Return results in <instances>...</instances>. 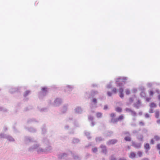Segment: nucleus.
<instances>
[{
  "instance_id": "1",
  "label": "nucleus",
  "mask_w": 160,
  "mask_h": 160,
  "mask_svg": "<svg viewBox=\"0 0 160 160\" xmlns=\"http://www.w3.org/2000/svg\"><path fill=\"white\" fill-rule=\"evenodd\" d=\"M38 146L37 145H36V146H35L33 148L34 149H37L38 151H40V148H38Z\"/></svg>"
},
{
  "instance_id": "2",
  "label": "nucleus",
  "mask_w": 160,
  "mask_h": 160,
  "mask_svg": "<svg viewBox=\"0 0 160 160\" xmlns=\"http://www.w3.org/2000/svg\"><path fill=\"white\" fill-rule=\"evenodd\" d=\"M135 156V154L134 153H132L130 155V157L131 158H133Z\"/></svg>"
},
{
  "instance_id": "3",
  "label": "nucleus",
  "mask_w": 160,
  "mask_h": 160,
  "mask_svg": "<svg viewBox=\"0 0 160 160\" xmlns=\"http://www.w3.org/2000/svg\"><path fill=\"white\" fill-rule=\"evenodd\" d=\"M145 148L146 149H148V148H149V145L148 144H146L145 146Z\"/></svg>"
},
{
  "instance_id": "4",
  "label": "nucleus",
  "mask_w": 160,
  "mask_h": 160,
  "mask_svg": "<svg viewBox=\"0 0 160 160\" xmlns=\"http://www.w3.org/2000/svg\"><path fill=\"white\" fill-rule=\"evenodd\" d=\"M125 140L126 141H129L130 140V138L129 137H126L125 138Z\"/></svg>"
},
{
  "instance_id": "5",
  "label": "nucleus",
  "mask_w": 160,
  "mask_h": 160,
  "mask_svg": "<svg viewBox=\"0 0 160 160\" xmlns=\"http://www.w3.org/2000/svg\"><path fill=\"white\" fill-rule=\"evenodd\" d=\"M157 147L159 149H160V145H158Z\"/></svg>"
},
{
  "instance_id": "6",
  "label": "nucleus",
  "mask_w": 160,
  "mask_h": 160,
  "mask_svg": "<svg viewBox=\"0 0 160 160\" xmlns=\"http://www.w3.org/2000/svg\"><path fill=\"white\" fill-rule=\"evenodd\" d=\"M120 96L121 97H123V96H122V95H120Z\"/></svg>"
}]
</instances>
